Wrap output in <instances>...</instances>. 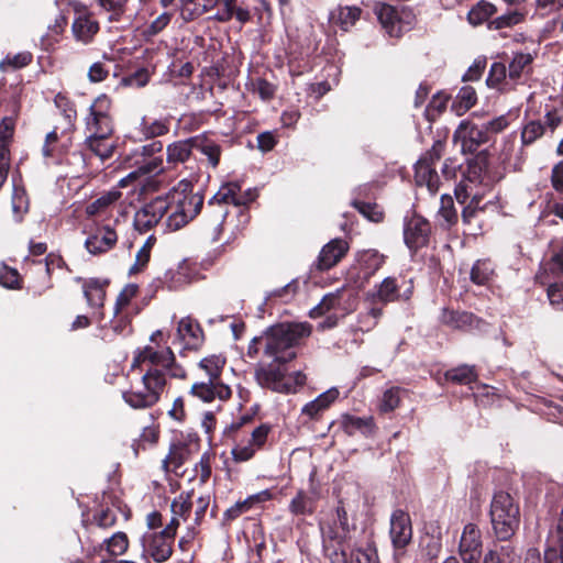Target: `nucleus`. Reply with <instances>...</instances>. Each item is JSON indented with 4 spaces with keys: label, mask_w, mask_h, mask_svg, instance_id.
<instances>
[{
    "label": "nucleus",
    "mask_w": 563,
    "mask_h": 563,
    "mask_svg": "<svg viewBox=\"0 0 563 563\" xmlns=\"http://www.w3.org/2000/svg\"><path fill=\"white\" fill-rule=\"evenodd\" d=\"M560 549L550 548L544 553V563H563V508L558 522Z\"/></svg>",
    "instance_id": "8fccbe9b"
},
{
    "label": "nucleus",
    "mask_w": 563,
    "mask_h": 563,
    "mask_svg": "<svg viewBox=\"0 0 563 563\" xmlns=\"http://www.w3.org/2000/svg\"><path fill=\"white\" fill-rule=\"evenodd\" d=\"M493 15V4L481 0L477 2L467 14V20L473 26L487 24L490 27V16Z\"/></svg>",
    "instance_id": "c9c22d12"
},
{
    "label": "nucleus",
    "mask_w": 563,
    "mask_h": 563,
    "mask_svg": "<svg viewBox=\"0 0 563 563\" xmlns=\"http://www.w3.org/2000/svg\"><path fill=\"white\" fill-rule=\"evenodd\" d=\"M269 432L271 427L268 424H261L255 428L250 440L241 441L234 445L231 452L233 460L235 462L250 461L258 450L264 448Z\"/></svg>",
    "instance_id": "9b49d317"
},
{
    "label": "nucleus",
    "mask_w": 563,
    "mask_h": 563,
    "mask_svg": "<svg viewBox=\"0 0 563 563\" xmlns=\"http://www.w3.org/2000/svg\"><path fill=\"white\" fill-rule=\"evenodd\" d=\"M318 499L319 496L316 489L310 493L299 490L290 500L288 509L294 516H311L317 508Z\"/></svg>",
    "instance_id": "bb28decb"
},
{
    "label": "nucleus",
    "mask_w": 563,
    "mask_h": 563,
    "mask_svg": "<svg viewBox=\"0 0 563 563\" xmlns=\"http://www.w3.org/2000/svg\"><path fill=\"white\" fill-rule=\"evenodd\" d=\"M82 289L88 306L98 310L95 313L97 320H102L103 312L101 309L106 299V283H101L97 279H89L84 283Z\"/></svg>",
    "instance_id": "a878e982"
},
{
    "label": "nucleus",
    "mask_w": 563,
    "mask_h": 563,
    "mask_svg": "<svg viewBox=\"0 0 563 563\" xmlns=\"http://www.w3.org/2000/svg\"><path fill=\"white\" fill-rule=\"evenodd\" d=\"M347 243L341 239H334L325 244L318 257L317 268L327 271L336 265L347 252Z\"/></svg>",
    "instance_id": "4be33fe9"
},
{
    "label": "nucleus",
    "mask_w": 563,
    "mask_h": 563,
    "mask_svg": "<svg viewBox=\"0 0 563 563\" xmlns=\"http://www.w3.org/2000/svg\"><path fill=\"white\" fill-rule=\"evenodd\" d=\"M339 396L336 388H330L327 391L319 395L316 399L306 404L302 407L301 412L309 418L316 417L320 411L327 409Z\"/></svg>",
    "instance_id": "473e14b6"
},
{
    "label": "nucleus",
    "mask_w": 563,
    "mask_h": 563,
    "mask_svg": "<svg viewBox=\"0 0 563 563\" xmlns=\"http://www.w3.org/2000/svg\"><path fill=\"white\" fill-rule=\"evenodd\" d=\"M280 365L273 362L258 365L255 369V379L263 388L277 393H292L291 378L287 377L285 368Z\"/></svg>",
    "instance_id": "0eeeda50"
},
{
    "label": "nucleus",
    "mask_w": 563,
    "mask_h": 563,
    "mask_svg": "<svg viewBox=\"0 0 563 563\" xmlns=\"http://www.w3.org/2000/svg\"><path fill=\"white\" fill-rule=\"evenodd\" d=\"M476 102L475 89L471 86H464L460 89L455 100L452 103V110L456 115L464 114Z\"/></svg>",
    "instance_id": "4c0bfd02"
},
{
    "label": "nucleus",
    "mask_w": 563,
    "mask_h": 563,
    "mask_svg": "<svg viewBox=\"0 0 563 563\" xmlns=\"http://www.w3.org/2000/svg\"><path fill=\"white\" fill-rule=\"evenodd\" d=\"M186 457L187 450L181 445L174 444L170 446L169 453L165 457L163 463L167 470L173 468L174 471H176L184 464Z\"/></svg>",
    "instance_id": "603ef678"
},
{
    "label": "nucleus",
    "mask_w": 563,
    "mask_h": 563,
    "mask_svg": "<svg viewBox=\"0 0 563 563\" xmlns=\"http://www.w3.org/2000/svg\"><path fill=\"white\" fill-rule=\"evenodd\" d=\"M136 294V287L135 286H126L122 289V291L119 294L115 306H114V314L119 316L123 313V310L129 306L131 299Z\"/></svg>",
    "instance_id": "0e129e2a"
},
{
    "label": "nucleus",
    "mask_w": 563,
    "mask_h": 563,
    "mask_svg": "<svg viewBox=\"0 0 563 563\" xmlns=\"http://www.w3.org/2000/svg\"><path fill=\"white\" fill-rule=\"evenodd\" d=\"M11 208L15 222H21L29 211V198L25 189L14 186L11 197Z\"/></svg>",
    "instance_id": "58836bf2"
},
{
    "label": "nucleus",
    "mask_w": 563,
    "mask_h": 563,
    "mask_svg": "<svg viewBox=\"0 0 563 563\" xmlns=\"http://www.w3.org/2000/svg\"><path fill=\"white\" fill-rule=\"evenodd\" d=\"M544 133V126L539 121H531L525 125L521 132L522 143L528 145L541 137Z\"/></svg>",
    "instance_id": "052dcab7"
},
{
    "label": "nucleus",
    "mask_w": 563,
    "mask_h": 563,
    "mask_svg": "<svg viewBox=\"0 0 563 563\" xmlns=\"http://www.w3.org/2000/svg\"><path fill=\"white\" fill-rule=\"evenodd\" d=\"M227 214L228 210L222 207H219V209L216 210L210 223L206 227V235L210 241L217 242L220 239L222 223Z\"/></svg>",
    "instance_id": "a18cd8bd"
},
{
    "label": "nucleus",
    "mask_w": 563,
    "mask_h": 563,
    "mask_svg": "<svg viewBox=\"0 0 563 563\" xmlns=\"http://www.w3.org/2000/svg\"><path fill=\"white\" fill-rule=\"evenodd\" d=\"M218 2L219 0H181L180 14L184 20L192 21L216 8Z\"/></svg>",
    "instance_id": "c85d7f7f"
},
{
    "label": "nucleus",
    "mask_w": 563,
    "mask_h": 563,
    "mask_svg": "<svg viewBox=\"0 0 563 563\" xmlns=\"http://www.w3.org/2000/svg\"><path fill=\"white\" fill-rule=\"evenodd\" d=\"M103 544H106V550L110 555L118 556L126 551L129 540L124 532H117L111 538L106 539Z\"/></svg>",
    "instance_id": "de8ad7c7"
},
{
    "label": "nucleus",
    "mask_w": 563,
    "mask_h": 563,
    "mask_svg": "<svg viewBox=\"0 0 563 563\" xmlns=\"http://www.w3.org/2000/svg\"><path fill=\"white\" fill-rule=\"evenodd\" d=\"M344 295H345L344 290H338L335 292L325 295L322 298L321 302L310 311V316L314 318V317L322 316L331 310H334L335 314L333 317L332 316L328 317L327 320L322 323L323 328L334 327L336 323V317L345 316L351 310H353L354 305H355V298L352 296H349V299H347L349 307H345L343 305Z\"/></svg>",
    "instance_id": "6e6552de"
},
{
    "label": "nucleus",
    "mask_w": 563,
    "mask_h": 563,
    "mask_svg": "<svg viewBox=\"0 0 563 563\" xmlns=\"http://www.w3.org/2000/svg\"><path fill=\"white\" fill-rule=\"evenodd\" d=\"M519 506L508 493L495 494V538L510 539L519 527Z\"/></svg>",
    "instance_id": "39448f33"
},
{
    "label": "nucleus",
    "mask_w": 563,
    "mask_h": 563,
    "mask_svg": "<svg viewBox=\"0 0 563 563\" xmlns=\"http://www.w3.org/2000/svg\"><path fill=\"white\" fill-rule=\"evenodd\" d=\"M168 203L166 212V228L169 231H177L191 221L203 205V196L194 192L189 181L181 180L176 188L162 197Z\"/></svg>",
    "instance_id": "20e7f679"
},
{
    "label": "nucleus",
    "mask_w": 563,
    "mask_h": 563,
    "mask_svg": "<svg viewBox=\"0 0 563 563\" xmlns=\"http://www.w3.org/2000/svg\"><path fill=\"white\" fill-rule=\"evenodd\" d=\"M177 338L185 349H197L203 339L200 325L191 318H183L178 322Z\"/></svg>",
    "instance_id": "5701e85b"
},
{
    "label": "nucleus",
    "mask_w": 563,
    "mask_h": 563,
    "mask_svg": "<svg viewBox=\"0 0 563 563\" xmlns=\"http://www.w3.org/2000/svg\"><path fill=\"white\" fill-rule=\"evenodd\" d=\"M430 224L420 217H412L405 224L404 239L407 246L417 250L428 242Z\"/></svg>",
    "instance_id": "aec40b11"
},
{
    "label": "nucleus",
    "mask_w": 563,
    "mask_h": 563,
    "mask_svg": "<svg viewBox=\"0 0 563 563\" xmlns=\"http://www.w3.org/2000/svg\"><path fill=\"white\" fill-rule=\"evenodd\" d=\"M493 189L492 154L488 148L481 151L470 161L465 179L455 188V197L460 203L471 197L470 203L463 209L462 219L464 223H481L483 214L492 205L490 198L486 196Z\"/></svg>",
    "instance_id": "f03ea898"
},
{
    "label": "nucleus",
    "mask_w": 563,
    "mask_h": 563,
    "mask_svg": "<svg viewBox=\"0 0 563 563\" xmlns=\"http://www.w3.org/2000/svg\"><path fill=\"white\" fill-rule=\"evenodd\" d=\"M336 518L342 530V533L334 532L332 529L323 531L324 542H327V540H330L339 544L340 537H344V541H346V533L349 531L347 514L346 510L341 506L336 508Z\"/></svg>",
    "instance_id": "49530a36"
},
{
    "label": "nucleus",
    "mask_w": 563,
    "mask_h": 563,
    "mask_svg": "<svg viewBox=\"0 0 563 563\" xmlns=\"http://www.w3.org/2000/svg\"><path fill=\"white\" fill-rule=\"evenodd\" d=\"M441 320L444 324L459 330H468L473 328L482 330V327L488 328L487 323H483L474 314L464 311L444 310L442 312Z\"/></svg>",
    "instance_id": "393cba45"
},
{
    "label": "nucleus",
    "mask_w": 563,
    "mask_h": 563,
    "mask_svg": "<svg viewBox=\"0 0 563 563\" xmlns=\"http://www.w3.org/2000/svg\"><path fill=\"white\" fill-rule=\"evenodd\" d=\"M32 62V54L30 52H20L14 55H7L0 63V68L7 70L9 67L13 69L22 68Z\"/></svg>",
    "instance_id": "6e6d98bb"
},
{
    "label": "nucleus",
    "mask_w": 563,
    "mask_h": 563,
    "mask_svg": "<svg viewBox=\"0 0 563 563\" xmlns=\"http://www.w3.org/2000/svg\"><path fill=\"white\" fill-rule=\"evenodd\" d=\"M110 109L111 100L106 95L95 99L89 108V114L86 117V130L89 135L99 134V137L112 135L113 122Z\"/></svg>",
    "instance_id": "423d86ee"
},
{
    "label": "nucleus",
    "mask_w": 563,
    "mask_h": 563,
    "mask_svg": "<svg viewBox=\"0 0 563 563\" xmlns=\"http://www.w3.org/2000/svg\"><path fill=\"white\" fill-rule=\"evenodd\" d=\"M400 404V389L391 387L387 389L382 397L379 410L382 412H389L395 410Z\"/></svg>",
    "instance_id": "4d7b16f0"
},
{
    "label": "nucleus",
    "mask_w": 563,
    "mask_h": 563,
    "mask_svg": "<svg viewBox=\"0 0 563 563\" xmlns=\"http://www.w3.org/2000/svg\"><path fill=\"white\" fill-rule=\"evenodd\" d=\"M118 241L115 231L110 225H97L86 240V249L91 254H101L111 250Z\"/></svg>",
    "instance_id": "a211bd4d"
},
{
    "label": "nucleus",
    "mask_w": 563,
    "mask_h": 563,
    "mask_svg": "<svg viewBox=\"0 0 563 563\" xmlns=\"http://www.w3.org/2000/svg\"><path fill=\"white\" fill-rule=\"evenodd\" d=\"M163 332L157 330L151 335V344L140 350L133 360L132 369L140 368L141 379L123 393L124 401L134 409L154 406L166 386V376L185 378L186 371L176 363L170 347L159 345Z\"/></svg>",
    "instance_id": "f257e3e1"
},
{
    "label": "nucleus",
    "mask_w": 563,
    "mask_h": 563,
    "mask_svg": "<svg viewBox=\"0 0 563 563\" xmlns=\"http://www.w3.org/2000/svg\"><path fill=\"white\" fill-rule=\"evenodd\" d=\"M353 205L365 218L373 222H378L383 219V212L376 205L357 201H354Z\"/></svg>",
    "instance_id": "69168bd1"
},
{
    "label": "nucleus",
    "mask_w": 563,
    "mask_h": 563,
    "mask_svg": "<svg viewBox=\"0 0 563 563\" xmlns=\"http://www.w3.org/2000/svg\"><path fill=\"white\" fill-rule=\"evenodd\" d=\"M192 137L174 142L167 146V162L177 164L186 162L194 153Z\"/></svg>",
    "instance_id": "f704fd0d"
},
{
    "label": "nucleus",
    "mask_w": 563,
    "mask_h": 563,
    "mask_svg": "<svg viewBox=\"0 0 563 563\" xmlns=\"http://www.w3.org/2000/svg\"><path fill=\"white\" fill-rule=\"evenodd\" d=\"M254 194L249 190L245 194H241V187L238 183H228L220 187L217 194L210 199L209 203H232L234 206H245L253 201Z\"/></svg>",
    "instance_id": "412c9836"
},
{
    "label": "nucleus",
    "mask_w": 563,
    "mask_h": 563,
    "mask_svg": "<svg viewBox=\"0 0 563 563\" xmlns=\"http://www.w3.org/2000/svg\"><path fill=\"white\" fill-rule=\"evenodd\" d=\"M191 505L190 496L180 494L172 503V512L175 516L185 517L189 512Z\"/></svg>",
    "instance_id": "338daca9"
},
{
    "label": "nucleus",
    "mask_w": 563,
    "mask_h": 563,
    "mask_svg": "<svg viewBox=\"0 0 563 563\" xmlns=\"http://www.w3.org/2000/svg\"><path fill=\"white\" fill-rule=\"evenodd\" d=\"M341 427L345 433L353 435L361 432L364 435H369L374 430L373 418H360L351 415H344L341 418Z\"/></svg>",
    "instance_id": "c756f323"
},
{
    "label": "nucleus",
    "mask_w": 563,
    "mask_h": 563,
    "mask_svg": "<svg viewBox=\"0 0 563 563\" xmlns=\"http://www.w3.org/2000/svg\"><path fill=\"white\" fill-rule=\"evenodd\" d=\"M220 9L213 19L218 22H229L235 19L239 23L245 24L251 19V12L247 8L238 4V0H219Z\"/></svg>",
    "instance_id": "b1692460"
},
{
    "label": "nucleus",
    "mask_w": 563,
    "mask_h": 563,
    "mask_svg": "<svg viewBox=\"0 0 563 563\" xmlns=\"http://www.w3.org/2000/svg\"><path fill=\"white\" fill-rule=\"evenodd\" d=\"M448 100L449 99L445 95L438 93L433 96L426 109V117L428 120H434V118L445 109Z\"/></svg>",
    "instance_id": "e2e57ef3"
},
{
    "label": "nucleus",
    "mask_w": 563,
    "mask_h": 563,
    "mask_svg": "<svg viewBox=\"0 0 563 563\" xmlns=\"http://www.w3.org/2000/svg\"><path fill=\"white\" fill-rule=\"evenodd\" d=\"M111 135L99 137L97 135H88L86 144L88 148L100 158L101 162L110 158L114 151V143L111 141Z\"/></svg>",
    "instance_id": "7c9ffc66"
},
{
    "label": "nucleus",
    "mask_w": 563,
    "mask_h": 563,
    "mask_svg": "<svg viewBox=\"0 0 563 563\" xmlns=\"http://www.w3.org/2000/svg\"><path fill=\"white\" fill-rule=\"evenodd\" d=\"M453 140L459 145L461 152H474L484 142L488 140L487 133L481 128L462 121L454 132Z\"/></svg>",
    "instance_id": "ddd939ff"
},
{
    "label": "nucleus",
    "mask_w": 563,
    "mask_h": 563,
    "mask_svg": "<svg viewBox=\"0 0 563 563\" xmlns=\"http://www.w3.org/2000/svg\"><path fill=\"white\" fill-rule=\"evenodd\" d=\"M99 32V23L93 14L86 7L77 3L75 5V18L71 23L74 38L82 44H89Z\"/></svg>",
    "instance_id": "9d476101"
},
{
    "label": "nucleus",
    "mask_w": 563,
    "mask_h": 563,
    "mask_svg": "<svg viewBox=\"0 0 563 563\" xmlns=\"http://www.w3.org/2000/svg\"><path fill=\"white\" fill-rule=\"evenodd\" d=\"M66 25V18L63 14L57 15L54 25L49 26L47 34L43 36V45H45L46 48L53 47V45L58 42V37L64 32Z\"/></svg>",
    "instance_id": "3c124183"
},
{
    "label": "nucleus",
    "mask_w": 563,
    "mask_h": 563,
    "mask_svg": "<svg viewBox=\"0 0 563 563\" xmlns=\"http://www.w3.org/2000/svg\"><path fill=\"white\" fill-rule=\"evenodd\" d=\"M139 170L142 172L144 179L161 174L164 170V161L162 157H141L135 162Z\"/></svg>",
    "instance_id": "37998d69"
},
{
    "label": "nucleus",
    "mask_w": 563,
    "mask_h": 563,
    "mask_svg": "<svg viewBox=\"0 0 563 563\" xmlns=\"http://www.w3.org/2000/svg\"><path fill=\"white\" fill-rule=\"evenodd\" d=\"M384 256L374 251H367L360 257V264L364 269V275L369 276L382 267Z\"/></svg>",
    "instance_id": "09e8293b"
},
{
    "label": "nucleus",
    "mask_w": 563,
    "mask_h": 563,
    "mask_svg": "<svg viewBox=\"0 0 563 563\" xmlns=\"http://www.w3.org/2000/svg\"><path fill=\"white\" fill-rule=\"evenodd\" d=\"M361 9L357 7H339L331 12V20L349 30L360 19Z\"/></svg>",
    "instance_id": "e433bc0d"
},
{
    "label": "nucleus",
    "mask_w": 563,
    "mask_h": 563,
    "mask_svg": "<svg viewBox=\"0 0 563 563\" xmlns=\"http://www.w3.org/2000/svg\"><path fill=\"white\" fill-rule=\"evenodd\" d=\"M338 547L333 552L329 553L332 563H373L376 553L373 549H350L344 541V537H340Z\"/></svg>",
    "instance_id": "4468645a"
},
{
    "label": "nucleus",
    "mask_w": 563,
    "mask_h": 563,
    "mask_svg": "<svg viewBox=\"0 0 563 563\" xmlns=\"http://www.w3.org/2000/svg\"><path fill=\"white\" fill-rule=\"evenodd\" d=\"M374 296L378 301L384 303L397 300L400 296L396 279L386 277L377 287Z\"/></svg>",
    "instance_id": "a19ab883"
},
{
    "label": "nucleus",
    "mask_w": 563,
    "mask_h": 563,
    "mask_svg": "<svg viewBox=\"0 0 563 563\" xmlns=\"http://www.w3.org/2000/svg\"><path fill=\"white\" fill-rule=\"evenodd\" d=\"M189 393L205 404L223 402L232 395L230 386L222 382L212 380L195 383Z\"/></svg>",
    "instance_id": "f8f14e48"
},
{
    "label": "nucleus",
    "mask_w": 563,
    "mask_h": 563,
    "mask_svg": "<svg viewBox=\"0 0 563 563\" xmlns=\"http://www.w3.org/2000/svg\"><path fill=\"white\" fill-rule=\"evenodd\" d=\"M227 360L221 354H212L203 357L198 367L206 373L208 380L221 382L220 376L223 372Z\"/></svg>",
    "instance_id": "72a5a7b5"
},
{
    "label": "nucleus",
    "mask_w": 563,
    "mask_h": 563,
    "mask_svg": "<svg viewBox=\"0 0 563 563\" xmlns=\"http://www.w3.org/2000/svg\"><path fill=\"white\" fill-rule=\"evenodd\" d=\"M15 129V118L4 117L0 122V153L5 158H10V152H9V142L13 136Z\"/></svg>",
    "instance_id": "79ce46f5"
},
{
    "label": "nucleus",
    "mask_w": 563,
    "mask_h": 563,
    "mask_svg": "<svg viewBox=\"0 0 563 563\" xmlns=\"http://www.w3.org/2000/svg\"><path fill=\"white\" fill-rule=\"evenodd\" d=\"M155 241H156V239L154 235H150L146 239L144 245L136 253L135 264L130 269L131 273L140 272L143 267L146 266V264L150 261L151 250H152Z\"/></svg>",
    "instance_id": "5fc2aeb1"
},
{
    "label": "nucleus",
    "mask_w": 563,
    "mask_h": 563,
    "mask_svg": "<svg viewBox=\"0 0 563 563\" xmlns=\"http://www.w3.org/2000/svg\"><path fill=\"white\" fill-rule=\"evenodd\" d=\"M121 198V192L118 190H110L104 192L96 200L90 202L86 208V213L90 217L107 214L109 209Z\"/></svg>",
    "instance_id": "2f4dec72"
},
{
    "label": "nucleus",
    "mask_w": 563,
    "mask_h": 563,
    "mask_svg": "<svg viewBox=\"0 0 563 563\" xmlns=\"http://www.w3.org/2000/svg\"><path fill=\"white\" fill-rule=\"evenodd\" d=\"M493 275V263L489 260L477 261L471 272V279L474 284L489 287Z\"/></svg>",
    "instance_id": "ea45409f"
},
{
    "label": "nucleus",
    "mask_w": 563,
    "mask_h": 563,
    "mask_svg": "<svg viewBox=\"0 0 563 563\" xmlns=\"http://www.w3.org/2000/svg\"><path fill=\"white\" fill-rule=\"evenodd\" d=\"M194 152H199L205 155L208 163L214 168L218 166L221 155L220 145L213 140L205 135H197L192 137Z\"/></svg>",
    "instance_id": "cd10ccee"
},
{
    "label": "nucleus",
    "mask_w": 563,
    "mask_h": 563,
    "mask_svg": "<svg viewBox=\"0 0 563 563\" xmlns=\"http://www.w3.org/2000/svg\"><path fill=\"white\" fill-rule=\"evenodd\" d=\"M382 316L380 308H371L367 312L360 314L357 328L363 332L372 330Z\"/></svg>",
    "instance_id": "bf43d9fd"
},
{
    "label": "nucleus",
    "mask_w": 563,
    "mask_h": 563,
    "mask_svg": "<svg viewBox=\"0 0 563 563\" xmlns=\"http://www.w3.org/2000/svg\"><path fill=\"white\" fill-rule=\"evenodd\" d=\"M445 378L457 384H471L475 379L473 367L462 365L445 373Z\"/></svg>",
    "instance_id": "864d4df0"
},
{
    "label": "nucleus",
    "mask_w": 563,
    "mask_h": 563,
    "mask_svg": "<svg viewBox=\"0 0 563 563\" xmlns=\"http://www.w3.org/2000/svg\"><path fill=\"white\" fill-rule=\"evenodd\" d=\"M167 211L168 203L162 197L145 203L134 214L133 224L135 230L141 233L147 232L159 223Z\"/></svg>",
    "instance_id": "1a4fd4ad"
},
{
    "label": "nucleus",
    "mask_w": 563,
    "mask_h": 563,
    "mask_svg": "<svg viewBox=\"0 0 563 563\" xmlns=\"http://www.w3.org/2000/svg\"><path fill=\"white\" fill-rule=\"evenodd\" d=\"M460 555L464 563H478L482 556L481 532L473 523L464 527L460 541Z\"/></svg>",
    "instance_id": "dca6fc26"
},
{
    "label": "nucleus",
    "mask_w": 563,
    "mask_h": 563,
    "mask_svg": "<svg viewBox=\"0 0 563 563\" xmlns=\"http://www.w3.org/2000/svg\"><path fill=\"white\" fill-rule=\"evenodd\" d=\"M174 538L166 536L164 531L148 532L143 537L145 551L157 563L165 562L173 553Z\"/></svg>",
    "instance_id": "2eb2a0df"
},
{
    "label": "nucleus",
    "mask_w": 563,
    "mask_h": 563,
    "mask_svg": "<svg viewBox=\"0 0 563 563\" xmlns=\"http://www.w3.org/2000/svg\"><path fill=\"white\" fill-rule=\"evenodd\" d=\"M310 333L311 327L305 322L275 324L252 339L247 355L254 358L262 352L271 362L285 364L296 357L295 346Z\"/></svg>",
    "instance_id": "7ed1b4c3"
},
{
    "label": "nucleus",
    "mask_w": 563,
    "mask_h": 563,
    "mask_svg": "<svg viewBox=\"0 0 563 563\" xmlns=\"http://www.w3.org/2000/svg\"><path fill=\"white\" fill-rule=\"evenodd\" d=\"M548 298L551 306L556 310L563 309V284H552L548 288Z\"/></svg>",
    "instance_id": "774afa93"
},
{
    "label": "nucleus",
    "mask_w": 563,
    "mask_h": 563,
    "mask_svg": "<svg viewBox=\"0 0 563 563\" xmlns=\"http://www.w3.org/2000/svg\"><path fill=\"white\" fill-rule=\"evenodd\" d=\"M525 14L518 9L511 10L508 13L495 19V29L509 27L517 25L523 21Z\"/></svg>",
    "instance_id": "680f3d73"
},
{
    "label": "nucleus",
    "mask_w": 563,
    "mask_h": 563,
    "mask_svg": "<svg viewBox=\"0 0 563 563\" xmlns=\"http://www.w3.org/2000/svg\"><path fill=\"white\" fill-rule=\"evenodd\" d=\"M54 103L56 108L59 109L64 118L67 120L68 125H73V122L76 118V109L73 102L63 93H57L54 98Z\"/></svg>",
    "instance_id": "13d9d810"
},
{
    "label": "nucleus",
    "mask_w": 563,
    "mask_h": 563,
    "mask_svg": "<svg viewBox=\"0 0 563 563\" xmlns=\"http://www.w3.org/2000/svg\"><path fill=\"white\" fill-rule=\"evenodd\" d=\"M374 13L389 36L398 37L401 35L405 26L399 11L395 7L377 2L374 5Z\"/></svg>",
    "instance_id": "6ab92c4d"
},
{
    "label": "nucleus",
    "mask_w": 563,
    "mask_h": 563,
    "mask_svg": "<svg viewBox=\"0 0 563 563\" xmlns=\"http://www.w3.org/2000/svg\"><path fill=\"white\" fill-rule=\"evenodd\" d=\"M393 545L396 549L405 548L412 538L410 517L402 510H395L390 517V530Z\"/></svg>",
    "instance_id": "f3484780"
},
{
    "label": "nucleus",
    "mask_w": 563,
    "mask_h": 563,
    "mask_svg": "<svg viewBox=\"0 0 563 563\" xmlns=\"http://www.w3.org/2000/svg\"><path fill=\"white\" fill-rule=\"evenodd\" d=\"M438 217L439 221H441V225L448 228L457 221V213L454 209L453 199L450 196L443 195L441 197Z\"/></svg>",
    "instance_id": "c03bdc74"
}]
</instances>
